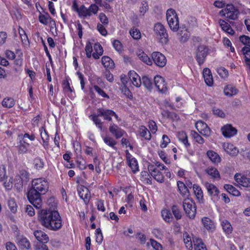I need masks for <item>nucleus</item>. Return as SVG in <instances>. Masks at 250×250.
<instances>
[{
    "label": "nucleus",
    "instance_id": "41",
    "mask_svg": "<svg viewBox=\"0 0 250 250\" xmlns=\"http://www.w3.org/2000/svg\"><path fill=\"white\" fill-rule=\"evenodd\" d=\"M193 188L194 193L199 200H202L203 198V192L201 187L197 185H193Z\"/></svg>",
    "mask_w": 250,
    "mask_h": 250
},
{
    "label": "nucleus",
    "instance_id": "39",
    "mask_svg": "<svg viewBox=\"0 0 250 250\" xmlns=\"http://www.w3.org/2000/svg\"><path fill=\"white\" fill-rule=\"evenodd\" d=\"M2 105L6 108H11L15 105L14 100L12 98H4L2 102Z\"/></svg>",
    "mask_w": 250,
    "mask_h": 250
},
{
    "label": "nucleus",
    "instance_id": "30",
    "mask_svg": "<svg viewBox=\"0 0 250 250\" xmlns=\"http://www.w3.org/2000/svg\"><path fill=\"white\" fill-rule=\"evenodd\" d=\"M18 244L21 249H29L30 248V243L28 239L23 237H19L18 239Z\"/></svg>",
    "mask_w": 250,
    "mask_h": 250
},
{
    "label": "nucleus",
    "instance_id": "64",
    "mask_svg": "<svg viewBox=\"0 0 250 250\" xmlns=\"http://www.w3.org/2000/svg\"><path fill=\"white\" fill-rule=\"evenodd\" d=\"M97 28L99 32L103 35L106 36L107 35V31L105 27L102 24L98 23L97 25Z\"/></svg>",
    "mask_w": 250,
    "mask_h": 250
},
{
    "label": "nucleus",
    "instance_id": "42",
    "mask_svg": "<svg viewBox=\"0 0 250 250\" xmlns=\"http://www.w3.org/2000/svg\"><path fill=\"white\" fill-rule=\"evenodd\" d=\"M221 224L224 232L228 234L231 233L232 228L228 221L224 220L222 222Z\"/></svg>",
    "mask_w": 250,
    "mask_h": 250
},
{
    "label": "nucleus",
    "instance_id": "32",
    "mask_svg": "<svg viewBox=\"0 0 250 250\" xmlns=\"http://www.w3.org/2000/svg\"><path fill=\"white\" fill-rule=\"evenodd\" d=\"M41 131V136L43 142V145L45 149H47L48 148V140L49 135L47 134V131L45 130H43V128H42Z\"/></svg>",
    "mask_w": 250,
    "mask_h": 250
},
{
    "label": "nucleus",
    "instance_id": "46",
    "mask_svg": "<svg viewBox=\"0 0 250 250\" xmlns=\"http://www.w3.org/2000/svg\"><path fill=\"white\" fill-rule=\"evenodd\" d=\"M172 212L177 220L180 219L182 217L181 212L178 208V207L176 205H173L171 207Z\"/></svg>",
    "mask_w": 250,
    "mask_h": 250
},
{
    "label": "nucleus",
    "instance_id": "20",
    "mask_svg": "<svg viewBox=\"0 0 250 250\" xmlns=\"http://www.w3.org/2000/svg\"><path fill=\"white\" fill-rule=\"evenodd\" d=\"M202 222L204 228L208 231H213L215 229V224L210 218L205 217L202 219Z\"/></svg>",
    "mask_w": 250,
    "mask_h": 250
},
{
    "label": "nucleus",
    "instance_id": "53",
    "mask_svg": "<svg viewBox=\"0 0 250 250\" xmlns=\"http://www.w3.org/2000/svg\"><path fill=\"white\" fill-rule=\"evenodd\" d=\"M218 22L222 30L225 32L228 31L230 27V25L223 20H219Z\"/></svg>",
    "mask_w": 250,
    "mask_h": 250
},
{
    "label": "nucleus",
    "instance_id": "51",
    "mask_svg": "<svg viewBox=\"0 0 250 250\" xmlns=\"http://www.w3.org/2000/svg\"><path fill=\"white\" fill-rule=\"evenodd\" d=\"M113 46L118 52L121 53L123 51L122 44L119 40H114L113 42Z\"/></svg>",
    "mask_w": 250,
    "mask_h": 250
},
{
    "label": "nucleus",
    "instance_id": "49",
    "mask_svg": "<svg viewBox=\"0 0 250 250\" xmlns=\"http://www.w3.org/2000/svg\"><path fill=\"white\" fill-rule=\"evenodd\" d=\"M129 33L132 37L135 40H139L141 37L140 31L136 28L131 29Z\"/></svg>",
    "mask_w": 250,
    "mask_h": 250
},
{
    "label": "nucleus",
    "instance_id": "2",
    "mask_svg": "<svg viewBox=\"0 0 250 250\" xmlns=\"http://www.w3.org/2000/svg\"><path fill=\"white\" fill-rule=\"evenodd\" d=\"M42 194L32 188H30L28 192L27 198L29 201L38 209H39L42 207Z\"/></svg>",
    "mask_w": 250,
    "mask_h": 250
},
{
    "label": "nucleus",
    "instance_id": "22",
    "mask_svg": "<svg viewBox=\"0 0 250 250\" xmlns=\"http://www.w3.org/2000/svg\"><path fill=\"white\" fill-rule=\"evenodd\" d=\"M178 190L181 195L188 197L189 195V191L186 185L180 181L177 182Z\"/></svg>",
    "mask_w": 250,
    "mask_h": 250
},
{
    "label": "nucleus",
    "instance_id": "44",
    "mask_svg": "<svg viewBox=\"0 0 250 250\" xmlns=\"http://www.w3.org/2000/svg\"><path fill=\"white\" fill-rule=\"evenodd\" d=\"M8 206L11 212L15 213L17 210V205L13 198H10L8 201Z\"/></svg>",
    "mask_w": 250,
    "mask_h": 250
},
{
    "label": "nucleus",
    "instance_id": "12",
    "mask_svg": "<svg viewBox=\"0 0 250 250\" xmlns=\"http://www.w3.org/2000/svg\"><path fill=\"white\" fill-rule=\"evenodd\" d=\"M234 179L237 184L244 187H250V180L246 176L239 173H236L234 175Z\"/></svg>",
    "mask_w": 250,
    "mask_h": 250
},
{
    "label": "nucleus",
    "instance_id": "6",
    "mask_svg": "<svg viewBox=\"0 0 250 250\" xmlns=\"http://www.w3.org/2000/svg\"><path fill=\"white\" fill-rule=\"evenodd\" d=\"M167 20L170 29L173 31H177L179 28V20L175 11L172 9L167 10Z\"/></svg>",
    "mask_w": 250,
    "mask_h": 250
},
{
    "label": "nucleus",
    "instance_id": "61",
    "mask_svg": "<svg viewBox=\"0 0 250 250\" xmlns=\"http://www.w3.org/2000/svg\"><path fill=\"white\" fill-rule=\"evenodd\" d=\"M51 19L48 14L47 16L44 15H40L39 17V21L42 24L46 25L48 23V19Z\"/></svg>",
    "mask_w": 250,
    "mask_h": 250
},
{
    "label": "nucleus",
    "instance_id": "15",
    "mask_svg": "<svg viewBox=\"0 0 250 250\" xmlns=\"http://www.w3.org/2000/svg\"><path fill=\"white\" fill-rule=\"evenodd\" d=\"M109 131L116 139L121 138L124 134V131L114 124H111L109 127Z\"/></svg>",
    "mask_w": 250,
    "mask_h": 250
},
{
    "label": "nucleus",
    "instance_id": "48",
    "mask_svg": "<svg viewBox=\"0 0 250 250\" xmlns=\"http://www.w3.org/2000/svg\"><path fill=\"white\" fill-rule=\"evenodd\" d=\"M104 141L105 144H106L108 146L113 148H116L115 146L117 142L115 141L112 138L108 136L105 137L104 138Z\"/></svg>",
    "mask_w": 250,
    "mask_h": 250
},
{
    "label": "nucleus",
    "instance_id": "4",
    "mask_svg": "<svg viewBox=\"0 0 250 250\" xmlns=\"http://www.w3.org/2000/svg\"><path fill=\"white\" fill-rule=\"evenodd\" d=\"M184 210L190 219H194L196 213V206L195 202L189 198L185 199L183 202Z\"/></svg>",
    "mask_w": 250,
    "mask_h": 250
},
{
    "label": "nucleus",
    "instance_id": "62",
    "mask_svg": "<svg viewBox=\"0 0 250 250\" xmlns=\"http://www.w3.org/2000/svg\"><path fill=\"white\" fill-rule=\"evenodd\" d=\"M88 10L90 13V16H91L92 14H96L97 13V12L99 10V8L96 4H92L90 5L89 7L88 8Z\"/></svg>",
    "mask_w": 250,
    "mask_h": 250
},
{
    "label": "nucleus",
    "instance_id": "45",
    "mask_svg": "<svg viewBox=\"0 0 250 250\" xmlns=\"http://www.w3.org/2000/svg\"><path fill=\"white\" fill-rule=\"evenodd\" d=\"M243 53L245 55V62L249 66H250V48L244 47L242 49Z\"/></svg>",
    "mask_w": 250,
    "mask_h": 250
},
{
    "label": "nucleus",
    "instance_id": "16",
    "mask_svg": "<svg viewBox=\"0 0 250 250\" xmlns=\"http://www.w3.org/2000/svg\"><path fill=\"white\" fill-rule=\"evenodd\" d=\"M128 77L134 85L138 87L141 86L142 79H141L140 77L135 71H130L128 73Z\"/></svg>",
    "mask_w": 250,
    "mask_h": 250
},
{
    "label": "nucleus",
    "instance_id": "37",
    "mask_svg": "<svg viewBox=\"0 0 250 250\" xmlns=\"http://www.w3.org/2000/svg\"><path fill=\"white\" fill-rule=\"evenodd\" d=\"M78 12L80 17H83L84 18L90 16V13L89 12L88 8H87L84 5H82L79 7V10Z\"/></svg>",
    "mask_w": 250,
    "mask_h": 250
},
{
    "label": "nucleus",
    "instance_id": "59",
    "mask_svg": "<svg viewBox=\"0 0 250 250\" xmlns=\"http://www.w3.org/2000/svg\"><path fill=\"white\" fill-rule=\"evenodd\" d=\"M213 113L214 115L221 118H224L225 114L224 112L220 109L214 107L212 109Z\"/></svg>",
    "mask_w": 250,
    "mask_h": 250
},
{
    "label": "nucleus",
    "instance_id": "13",
    "mask_svg": "<svg viewBox=\"0 0 250 250\" xmlns=\"http://www.w3.org/2000/svg\"><path fill=\"white\" fill-rule=\"evenodd\" d=\"M223 135L225 137H231L236 134L237 130L231 125H227L222 127Z\"/></svg>",
    "mask_w": 250,
    "mask_h": 250
},
{
    "label": "nucleus",
    "instance_id": "56",
    "mask_svg": "<svg viewBox=\"0 0 250 250\" xmlns=\"http://www.w3.org/2000/svg\"><path fill=\"white\" fill-rule=\"evenodd\" d=\"M95 90L101 96L104 98H109V96L104 90L101 89L98 85H95L93 86Z\"/></svg>",
    "mask_w": 250,
    "mask_h": 250
},
{
    "label": "nucleus",
    "instance_id": "63",
    "mask_svg": "<svg viewBox=\"0 0 250 250\" xmlns=\"http://www.w3.org/2000/svg\"><path fill=\"white\" fill-rule=\"evenodd\" d=\"M218 74L222 78L226 77L228 75V71L224 67H220L217 69Z\"/></svg>",
    "mask_w": 250,
    "mask_h": 250
},
{
    "label": "nucleus",
    "instance_id": "36",
    "mask_svg": "<svg viewBox=\"0 0 250 250\" xmlns=\"http://www.w3.org/2000/svg\"><path fill=\"white\" fill-rule=\"evenodd\" d=\"M142 83L147 89L150 90L152 88L153 83L151 79L147 76H143L142 78Z\"/></svg>",
    "mask_w": 250,
    "mask_h": 250
},
{
    "label": "nucleus",
    "instance_id": "7",
    "mask_svg": "<svg viewBox=\"0 0 250 250\" xmlns=\"http://www.w3.org/2000/svg\"><path fill=\"white\" fill-rule=\"evenodd\" d=\"M209 53V49L205 45L198 46L195 51V59L198 64L201 65L205 61L206 58Z\"/></svg>",
    "mask_w": 250,
    "mask_h": 250
},
{
    "label": "nucleus",
    "instance_id": "11",
    "mask_svg": "<svg viewBox=\"0 0 250 250\" xmlns=\"http://www.w3.org/2000/svg\"><path fill=\"white\" fill-rule=\"evenodd\" d=\"M226 11H227V18L232 20H236L239 13V11L232 4L227 5Z\"/></svg>",
    "mask_w": 250,
    "mask_h": 250
},
{
    "label": "nucleus",
    "instance_id": "24",
    "mask_svg": "<svg viewBox=\"0 0 250 250\" xmlns=\"http://www.w3.org/2000/svg\"><path fill=\"white\" fill-rule=\"evenodd\" d=\"M102 63L106 69H112L114 66V63L112 60L108 56H103L102 58Z\"/></svg>",
    "mask_w": 250,
    "mask_h": 250
},
{
    "label": "nucleus",
    "instance_id": "8",
    "mask_svg": "<svg viewBox=\"0 0 250 250\" xmlns=\"http://www.w3.org/2000/svg\"><path fill=\"white\" fill-rule=\"evenodd\" d=\"M154 31L160 42L163 44L168 42V35L163 25L160 23H156L154 27Z\"/></svg>",
    "mask_w": 250,
    "mask_h": 250
},
{
    "label": "nucleus",
    "instance_id": "3",
    "mask_svg": "<svg viewBox=\"0 0 250 250\" xmlns=\"http://www.w3.org/2000/svg\"><path fill=\"white\" fill-rule=\"evenodd\" d=\"M19 142L18 145V152L20 154H23L26 152L29 146L27 139L33 141L35 139V136L33 135H30L27 133H25L23 135H19Z\"/></svg>",
    "mask_w": 250,
    "mask_h": 250
},
{
    "label": "nucleus",
    "instance_id": "33",
    "mask_svg": "<svg viewBox=\"0 0 250 250\" xmlns=\"http://www.w3.org/2000/svg\"><path fill=\"white\" fill-rule=\"evenodd\" d=\"M179 40L181 42H187L189 38V32L187 29L181 30L178 34Z\"/></svg>",
    "mask_w": 250,
    "mask_h": 250
},
{
    "label": "nucleus",
    "instance_id": "5",
    "mask_svg": "<svg viewBox=\"0 0 250 250\" xmlns=\"http://www.w3.org/2000/svg\"><path fill=\"white\" fill-rule=\"evenodd\" d=\"M32 188L44 194L49 188L48 182L44 178L35 179L32 181Z\"/></svg>",
    "mask_w": 250,
    "mask_h": 250
},
{
    "label": "nucleus",
    "instance_id": "38",
    "mask_svg": "<svg viewBox=\"0 0 250 250\" xmlns=\"http://www.w3.org/2000/svg\"><path fill=\"white\" fill-rule=\"evenodd\" d=\"M184 241L186 247L188 250H192V242L190 237H189L188 233H185L183 235Z\"/></svg>",
    "mask_w": 250,
    "mask_h": 250
},
{
    "label": "nucleus",
    "instance_id": "35",
    "mask_svg": "<svg viewBox=\"0 0 250 250\" xmlns=\"http://www.w3.org/2000/svg\"><path fill=\"white\" fill-rule=\"evenodd\" d=\"M238 90L235 87L231 85L226 86L224 90L225 95L228 96H232L237 94Z\"/></svg>",
    "mask_w": 250,
    "mask_h": 250
},
{
    "label": "nucleus",
    "instance_id": "31",
    "mask_svg": "<svg viewBox=\"0 0 250 250\" xmlns=\"http://www.w3.org/2000/svg\"><path fill=\"white\" fill-rule=\"evenodd\" d=\"M162 216L163 219L167 223H170L173 220V216L169 210L165 209L161 211Z\"/></svg>",
    "mask_w": 250,
    "mask_h": 250
},
{
    "label": "nucleus",
    "instance_id": "1",
    "mask_svg": "<svg viewBox=\"0 0 250 250\" xmlns=\"http://www.w3.org/2000/svg\"><path fill=\"white\" fill-rule=\"evenodd\" d=\"M39 220L42 226L50 230H58L62 226L59 212L51 208L40 210Z\"/></svg>",
    "mask_w": 250,
    "mask_h": 250
},
{
    "label": "nucleus",
    "instance_id": "54",
    "mask_svg": "<svg viewBox=\"0 0 250 250\" xmlns=\"http://www.w3.org/2000/svg\"><path fill=\"white\" fill-rule=\"evenodd\" d=\"M46 243L37 242L35 245V250H48V247L45 245Z\"/></svg>",
    "mask_w": 250,
    "mask_h": 250
},
{
    "label": "nucleus",
    "instance_id": "28",
    "mask_svg": "<svg viewBox=\"0 0 250 250\" xmlns=\"http://www.w3.org/2000/svg\"><path fill=\"white\" fill-rule=\"evenodd\" d=\"M101 116V115H99V113H98L97 114H93L91 115L89 117L91 118L95 125L102 131L103 130V123L99 118V117Z\"/></svg>",
    "mask_w": 250,
    "mask_h": 250
},
{
    "label": "nucleus",
    "instance_id": "50",
    "mask_svg": "<svg viewBox=\"0 0 250 250\" xmlns=\"http://www.w3.org/2000/svg\"><path fill=\"white\" fill-rule=\"evenodd\" d=\"M19 32L22 42L25 44H26V43H29L27 36L24 30L20 28L19 29Z\"/></svg>",
    "mask_w": 250,
    "mask_h": 250
},
{
    "label": "nucleus",
    "instance_id": "10",
    "mask_svg": "<svg viewBox=\"0 0 250 250\" xmlns=\"http://www.w3.org/2000/svg\"><path fill=\"white\" fill-rule=\"evenodd\" d=\"M155 86L158 90L162 93L165 92L167 90V84L164 79L160 76H156L154 78Z\"/></svg>",
    "mask_w": 250,
    "mask_h": 250
},
{
    "label": "nucleus",
    "instance_id": "29",
    "mask_svg": "<svg viewBox=\"0 0 250 250\" xmlns=\"http://www.w3.org/2000/svg\"><path fill=\"white\" fill-rule=\"evenodd\" d=\"M205 172L213 178H220V173L214 167H209L205 169Z\"/></svg>",
    "mask_w": 250,
    "mask_h": 250
},
{
    "label": "nucleus",
    "instance_id": "58",
    "mask_svg": "<svg viewBox=\"0 0 250 250\" xmlns=\"http://www.w3.org/2000/svg\"><path fill=\"white\" fill-rule=\"evenodd\" d=\"M150 244L155 250H162V247L161 245L155 240L151 239Z\"/></svg>",
    "mask_w": 250,
    "mask_h": 250
},
{
    "label": "nucleus",
    "instance_id": "57",
    "mask_svg": "<svg viewBox=\"0 0 250 250\" xmlns=\"http://www.w3.org/2000/svg\"><path fill=\"white\" fill-rule=\"evenodd\" d=\"M47 204L49 206H50L51 208L53 210H55V208L57 207V202L54 197H51L47 200Z\"/></svg>",
    "mask_w": 250,
    "mask_h": 250
},
{
    "label": "nucleus",
    "instance_id": "9",
    "mask_svg": "<svg viewBox=\"0 0 250 250\" xmlns=\"http://www.w3.org/2000/svg\"><path fill=\"white\" fill-rule=\"evenodd\" d=\"M152 59L155 64L159 67H164L167 63L165 56L159 52H154L151 55Z\"/></svg>",
    "mask_w": 250,
    "mask_h": 250
},
{
    "label": "nucleus",
    "instance_id": "43",
    "mask_svg": "<svg viewBox=\"0 0 250 250\" xmlns=\"http://www.w3.org/2000/svg\"><path fill=\"white\" fill-rule=\"evenodd\" d=\"M127 163L133 173L139 170L138 163L135 158L131 159V160L128 162Z\"/></svg>",
    "mask_w": 250,
    "mask_h": 250
},
{
    "label": "nucleus",
    "instance_id": "47",
    "mask_svg": "<svg viewBox=\"0 0 250 250\" xmlns=\"http://www.w3.org/2000/svg\"><path fill=\"white\" fill-rule=\"evenodd\" d=\"M34 165L36 169H40L43 167L44 163L42 159L39 157H37L34 160Z\"/></svg>",
    "mask_w": 250,
    "mask_h": 250
},
{
    "label": "nucleus",
    "instance_id": "34",
    "mask_svg": "<svg viewBox=\"0 0 250 250\" xmlns=\"http://www.w3.org/2000/svg\"><path fill=\"white\" fill-rule=\"evenodd\" d=\"M139 132L141 136L145 138V139L149 140L151 139V134L145 126H141L139 128Z\"/></svg>",
    "mask_w": 250,
    "mask_h": 250
},
{
    "label": "nucleus",
    "instance_id": "26",
    "mask_svg": "<svg viewBox=\"0 0 250 250\" xmlns=\"http://www.w3.org/2000/svg\"><path fill=\"white\" fill-rule=\"evenodd\" d=\"M205 186L208 193L211 196H217L219 193V190L217 187L212 184L206 182Z\"/></svg>",
    "mask_w": 250,
    "mask_h": 250
},
{
    "label": "nucleus",
    "instance_id": "60",
    "mask_svg": "<svg viewBox=\"0 0 250 250\" xmlns=\"http://www.w3.org/2000/svg\"><path fill=\"white\" fill-rule=\"evenodd\" d=\"M148 6L146 2H142V6L140 7L139 12L142 15H144L148 10Z\"/></svg>",
    "mask_w": 250,
    "mask_h": 250
},
{
    "label": "nucleus",
    "instance_id": "55",
    "mask_svg": "<svg viewBox=\"0 0 250 250\" xmlns=\"http://www.w3.org/2000/svg\"><path fill=\"white\" fill-rule=\"evenodd\" d=\"M195 126L197 130L199 132H200L203 130V128L206 127L208 126V125L205 122L202 121H199L196 123Z\"/></svg>",
    "mask_w": 250,
    "mask_h": 250
},
{
    "label": "nucleus",
    "instance_id": "25",
    "mask_svg": "<svg viewBox=\"0 0 250 250\" xmlns=\"http://www.w3.org/2000/svg\"><path fill=\"white\" fill-rule=\"evenodd\" d=\"M137 56L140 60L147 65H151L152 63V60L148 57V56L143 51L139 50L137 52Z\"/></svg>",
    "mask_w": 250,
    "mask_h": 250
},
{
    "label": "nucleus",
    "instance_id": "21",
    "mask_svg": "<svg viewBox=\"0 0 250 250\" xmlns=\"http://www.w3.org/2000/svg\"><path fill=\"white\" fill-rule=\"evenodd\" d=\"M80 197L84 200L86 204L88 203L90 198V193L87 188L83 187L78 190Z\"/></svg>",
    "mask_w": 250,
    "mask_h": 250
},
{
    "label": "nucleus",
    "instance_id": "19",
    "mask_svg": "<svg viewBox=\"0 0 250 250\" xmlns=\"http://www.w3.org/2000/svg\"><path fill=\"white\" fill-rule=\"evenodd\" d=\"M98 113H99V115H101L104 117L105 120L109 121H112L111 117L114 113H112V110L109 109H105L103 108H99L97 109Z\"/></svg>",
    "mask_w": 250,
    "mask_h": 250
},
{
    "label": "nucleus",
    "instance_id": "52",
    "mask_svg": "<svg viewBox=\"0 0 250 250\" xmlns=\"http://www.w3.org/2000/svg\"><path fill=\"white\" fill-rule=\"evenodd\" d=\"M240 41L244 44L250 47V38L246 35H242L239 37Z\"/></svg>",
    "mask_w": 250,
    "mask_h": 250
},
{
    "label": "nucleus",
    "instance_id": "14",
    "mask_svg": "<svg viewBox=\"0 0 250 250\" xmlns=\"http://www.w3.org/2000/svg\"><path fill=\"white\" fill-rule=\"evenodd\" d=\"M223 147L226 153L232 157L236 156L239 153L237 148L230 143L224 144Z\"/></svg>",
    "mask_w": 250,
    "mask_h": 250
},
{
    "label": "nucleus",
    "instance_id": "40",
    "mask_svg": "<svg viewBox=\"0 0 250 250\" xmlns=\"http://www.w3.org/2000/svg\"><path fill=\"white\" fill-rule=\"evenodd\" d=\"M178 138L179 140L182 142L186 146H189L188 140V136L185 132L181 131L178 132Z\"/></svg>",
    "mask_w": 250,
    "mask_h": 250
},
{
    "label": "nucleus",
    "instance_id": "18",
    "mask_svg": "<svg viewBox=\"0 0 250 250\" xmlns=\"http://www.w3.org/2000/svg\"><path fill=\"white\" fill-rule=\"evenodd\" d=\"M203 75L206 83L208 86H211L213 84V80L210 70L208 68H204L203 71Z\"/></svg>",
    "mask_w": 250,
    "mask_h": 250
},
{
    "label": "nucleus",
    "instance_id": "17",
    "mask_svg": "<svg viewBox=\"0 0 250 250\" xmlns=\"http://www.w3.org/2000/svg\"><path fill=\"white\" fill-rule=\"evenodd\" d=\"M34 235L38 241V242L47 243L49 241V237L47 235L41 230H37L34 232Z\"/></svg>",
    "mask_w": 250,
    "mask_h": 250
},
{
    "label": "nucleus",
    "instance_id": "23",
    "mask_svg": "<svg viewBox=\"0 0 250 250\" xmlns=\"http://www.w3.org/2000/svg\"><path fill=\"white\" fill-rule=\"evenodd\" d=\"M207 155L210 160L213 163H219L221 162V158L219 155L213 150H208Z\"/></svg>",
    "mask_w": 250,
    "mask_h": 250
},
{
    "label": "nucleus",
    "instance_id": "27",
    "mask_svg": "<svg viewBox=\"0 0 250 250\" xmlns=\"http://www.w3.org/2000/svg\"><path fill=\"white\" fill-rule=\"evenodd\" d=\"M192 241L194 246V250H207L201 239L193 238Z\"/></svg>",
    "mask_w": 250,
    "mask_h": 250
}]
</instances>
